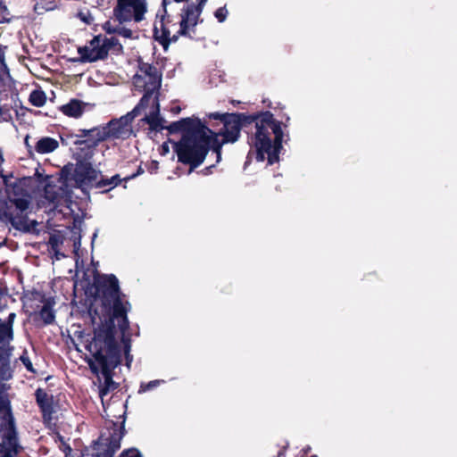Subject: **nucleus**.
Segmentation results:
<instances>
[{
  "label": "nucleus",
  "mask_w": 457,
  "mask_h": 457,
  "mask_svg": "<svg viewBox=\"0 0 457 457\" xmlns=\"http://www.w3.org/2000/svg\"><path fill=\"white\" fill-rule=\"evenodd\" d=\"M92 296L100 302L101 313L94 303H90L87 313L94 326L93 338L116 337L115 320L120 331L124 335L129 328L128 312L130 303L121 292L119 280L114 274H100L93 277Z\"/></svg>",
  "instance_id": "nucleus-1"
},
{
  "label": "nucleus",
  "mask_w": 457,
  "mask_h": 457,
  "mask_svg": "<svg viewBox=\"0 0 457 457\" xmlns=\"http://www.w3.org/2000/svg\"><path fill=\"white\" fill-rule=\"evenodd\" d=\"M29 101L33 106L42 107L46 102V95L41 89H35L30 93Z\"/></svg>",
  "instance_id": "nucleus-26"
},
{
  "label": "nucleus",
  "mask_w": 457,
  "mask_h": 457,
  "mask_svg": "<svg viewBox=\"0 0 457 457\" xmlns=\"http://www.w3.org/2000/svg\"><path fill=\"white\" fill-rule=\"evenodd\" d=\"M134 79H135V82H136L137 84H138L139 80H143V77H142V75L136 74V75L134 76Z\"/></svg>",
  "instance_id": "nucleus-47"
},
{
  "label": "nucleus",
  "mask_w": 457,
  "mask_h": 457,
  "mask_svg": "<svg viewBox=\"0 0 457 457\" xmlns=\"http://www.w3.org/2000/svg\"><path fill=\"white\" fill-rule=\"evenodd\" d=\"M124 124L121 122V120L112 119L111 120L106 126L100 127L101 136L100 139L102 142L106 140L109 137L118 138L121 136L124 131Z\"/></svg>",
  "instance_id": "nucleus-19"
},
{
  "label": "nucleus",
  "mask_w": 457,
  "mask_h": 457,
  "mask_svg": "<svg viewBox=\"0 0 457 457\" xmlns=\"http://www.w3.org/2000/svg\"><path fill=\"white\" fill-rule=\"evenodd\" d=\"M9 360H10L9 351L4 347L0 346V364L4 363V362H7V361H9Z\"/></svg>",
  "instance_id": "nucleus-38"
},
{
  "label": "nucleus",
  "mask_w": 457,
  "mask_h": 457,
  "mask_svg": "<svg viewBox=\"0 0 457 457\" xmlns=\"http://www.w3.org/2000/svg\"><path fill=\"white\" fill-rule=\"evenodd\" d=\"M164 381L161 380V379H155V380H152V381H149V382H146V383L145 382H142L140 384V386H139V389H138V393L142 394V393H145L147 391L154 390V388L159 386Z\"/></svg>",
  "instance_id": "nucleus-29"
},
{
  "label": "nucleus",
  "mask_w": 457,
  "mask_h": 457,
  "mask_svg": "<svg viewBox=\"0 0 457 457\" xmlns=\"http://www.w3.org/2000/svg\"><path fill=\"white\" fill-rule=\"evenodd\" d=\"M59 147V142L50 137H41L36 143L34 149L37 154H45L55 151Z\"/></svg>",
  "instance_id": "nucleus-24"
},
{
  "label": "nucleus",
  "mask_w": 457,
  "mask_h": 457,
  "mask_svg": "<svg viewBox=\"0 0 457 457\" xmlns=\"http://www.w3.org/2000/svg\"><path fill=\"white\" fill-rule=\"evenodd\" d=\"M230 104H233V105H237V104H239L240 102L239 101H235V100H230Z\"/></svg>",
  "instance_id": "nucleus-49"
},
{
  "label": "nucleus",
  "mask_w": 457,
  "mask_h": 457,
  "mask_svg": "<svg viewBox=\"0 0 457 457\" xmlns=\"http://www.w3.org/2000/svg\"><path fill=\"white\" fill-rule=\"evenodd\" d=\"M35 397L44 420H51L54 411L53 395H48L44 389L37 388L35 392Z\"/></svg>",
  "instance_id": "nucleus-17"
},
{
  "label": "nucleus",
  "mask_w": 457,
  "mask_h": 457,
  "mask_svg": "<svg viewBox=\"0 0 457 457\" xmlns=\"http://www.w3.org/2000/svg\"><path fill=\"white\" fill-rule=\"evenodd\" d=\"M156 92L158 96L159 89H154L153 87H144V95L137 103V104L132 109L133 114H140L143 111H145L150 104L153 106V98L154 93Z\"/></svg>",
  "instance_id": "nucleus-23"
},
{
  "label": "nucleus",
  "mask_w": 457,
  "mask_h": 457,
  "mask_svg": "<svg viewBox=\"0 0 457 457\" xmlns=\"http://www.w3.org/2000/svg\"><path fill=\"white\" fill-rule=\"evenodd\" d=\"M0 177L4 179L8 194V200L4 202L1 216L5 218L13 228L29 231V228L25 224L24 217L18 212L15 214L12 211V206H15L16 211H19L21 213L29 208V201L24 197L25 190L17 182L9 184L6 176L0 173Z\"/></svg>",
  "instance_id": "nucleus-5"
},
{
  "label": "nucleus",
  "mask_w": 457,
  "mask_h": 457,
  "mask_svg": "<svg viewBox=\"0 0 457 457\" xmlns=\"http://www.w3.org/2000/svg\"><path fill=\"white\" fill-rule=\"evenodd\" d=\"M174 112L179 113L180 112V107H176L173 109Z\"/></svg>",
  "instance_id": "nucleus-50"
},
{
  "label": "nucleus",
  "mask_w": 457,
  "mask_h": 457,
  "mask_svg": "<svg viewBox=\"0 0 457 457\" xmlns=\"http://www.w3.org/2000/svg\"><path fill=\"white\" fill-rule=\"evenodd\" d=\"M228 13V12L227 10V7H226V5H224L222 7L218 8L215 11L214 16L218 20L219 22H223L226 21Z\"/></svg>",
  "instance_id": "nucleus-32"
},
{
  "label": "nucleus",
  "mask_w": 457,
  "mask_h": 457,
  "mask_svg": "<svg viewBox=\"0 0 457 457\" xmlns=\"http://www.w3.org/2000/svg\"><path fill=\"white\" fill-rule=\"evenodd\" d=\"M54 304L55 302L54 298L49 297V300L46 301V303H43V306L40 308L38 312L34 310V312L29 314V317L32 318V320L36 327L43 328L54 323Z\"/></svg>",
  "instance_id": "nucleus-13"
},
{
  "label": "nucleus",
  "mask_w": 457,
  "mask_h": 457,
  "mask_svg": "<svg viewBox=\"0 0 457 457\" xmlns=\"http://www.w3.org/2000/svg\"><path fill=\"white\" fill-rule=\"evenodd\" d=\"M101 175V171L96 170L90 162L79 159L76 163L69 162L60 170V182L69 186L74 182V187L81 188L84 185L93 186L94 182Z\"/></svg>",
  "instance_id": "nucleus-7"
},
{
  "label": "nucleus",
  "mask_w": 457,
  "mask_h": 457,
  "mask_svg": "<svg viewBox=\"0 0 457 457\" xmlns=\"http://www.w3.org/2000/svg\"><path fill=\"white\" fill-rule=\"evenodd\" d=\"M104 46L106 49V55L108 56L109 52L111 51L112 54L119 55L123 53V46L120 43L117 37H103Z\"/></svg>",
  "instance_id": "nucleus-25"
},
{
  "label": "nucleus",
  "mask_w": 457,
  "mask_h": 457,
  "mask_svg": "<svg viewBox=\"0 0 457 457\" xmlns=\"http://www.w3.org/2000/svg\"><path fill=\"white\" fill-rule=\"evenodd\" d=\"M29 136H26V137L24 138V144L29 151V154H31V145H29Z\"/></svg>",
  "instance_id": "nucleus-45"
},
{
  "label": "nucleus",
  "mask_w": 457,
  "mask_h": 457,
  "mask_svg": "<svg viewBox=\"0 0 457 457\" xmlns=\"http://www.w3.org/2000/svg\"><path fill=\"white\" fill-rule=\"evenodd\" d=\"M147 12L146 0H117V4L113 8V18L119 22L116 32L117 35L129 39H137L138 35L124 26H120L125 22L134 21L140 22L145 19Z\"/></svg>",
  "instance_id": "nucleus-6"
},
{
  "label": "nucleus",
  "mask_w": 457,
  "mask_h": 457,
  "mask_svg": "<svg viewBox=\"0 0 457 457\" xmlns=\"http://www.w3.org/2000/svg\"><path fill=\"white\" fill-rule=\"evenodd\" d=\"M87 349L101 367L104 378V385L99 390V395L103 399L110 390H114L118 386L112 378L114 370L121 363L120 346L116 337L92 338Z\"/></svg>",
  "instance_id": "nucleus-4"
},
{
  "label": "nucleus",
  "mask_w": 457,
  "mask_h": 457,
  "mask_svg": "<svg viewBox=\"0 0 457 457\" xmlns=\"http://www.w3.org/2000/svg\"><path fill=\"white\" fill-rule=\"evenodd\" d=\"M162 147H163V151H166V152L168 151V146L162 145Z\"/></svg>",
  "instance_id": "nucleus-51"
},
{
  "label": "nucleus",
  "mask_w": 457,
  "mask_h": 457,
  "mask_svg": "<svg viewBox=\"0 0 457 457\" xmlns=\"http://www.w3.org/2000/svg\"><path fill=\"white\" fill-rule=\"evenodd\" d=\"M138 70L148 78V80L144 82V87H153L154 89H160L162 85V72H160L154 65L145 62L141 58L138 59Z\"/></svg>",
  "instance_id": "nucleus-15"
},
{
  "label": "nucleus",
  "mask_w": 457,
  "mask_h": 457,
  "mask_svg": "<svg viewBox=\"0 0 457 457\" xmlns=\"http://www.w3.org/2000/svg\"><path fill=\"white\" fill-rule=\"evenodd\" d=\"M282 122L269 112L253 114L230 112V144L237 141L240 130L248 135V143L254 149L257 162L268 161L273 165L279 161L284 132Z\"/></svg>",
  "instance_id": "nucleus-2"
},
{
  "label": "nucleus",
  "mask_w": 457,
  "mask_h": 457,
  "mask_svg": "<svg viewBox=\"0 0 457 457\" xmlns=\"http://www.w3.org/2000/svg\"><path fill=\"white\" fill-rule=\"evenodd\" d=\"M311 457H317V456H316V455H312V456H311Z\"/></svg>",
  "instance_id": "nucleus-52"
},
{
  "label": "nucleus",
  "mask_w": 457,
  "mask_h": 457,
  "mask_svg": "<svg viewBox=\"0 0 457 457\" xmlns=\"http://www.w3.org/2000/svg\"><path fill=\"white\" fill-rule=\"evenodd\" d=\"M20 360L22 362V364L25 366V368L27 369L28 371L34 373V374L36 373V370L34 369L33 364H32L29 357L28 356V353L26 350L21 355Z\"/></svg>",
  "instance_id": "nucleus-31"
},
{
  "label": "nucleus",
  "mask_w": 457,
  "mask_h": 457,
  "mask_svg": "<svg viewBox=\"0 0 457 457\" xmlns=\"http://www.w3.org/2000/svg\"><path fill=\"white\" fill-rule=\"evenodd\" d=\"M0 411H5L3 417L4 428L1 435L0 457H15L19 453V444L10 401L0 396Z\"/></svg>",
  "instance_id": "nucleus-8"
},
{
  "label": "nucleus",
  "mask_w": 457,
  "mask_h": 457,
  "mask_svg": "<svg viewBox=\"0 0 457 457\" xmlns=\"http://www.w3.org/2000/svg\"><path fill=\"white\" fill-rule=\"evenodd\" d=\"M47 300H49V297L47 298L43 292L37 289L24 292L23 296L21 297L23 305L33 310L39 308V304L46 303Z\"/></svg>",
  "instance_id": "nucleus-20"
},
{
  "label": "nucleus",
  "mask_w": 457,
  "mask_h": 457,
  "mask_svg": "<svg viewBox=\"0 0 457 457\" xmlns=\"http://www.w3.org/2000/svg\"><path fill=\"white\" fill-rule=\"evenodd\" d=\"M287 445L283 446L278 452L276 457H285Z\"/></svg>",
  "instance_id": "nucleus-44"
},
{
  "label": "nucleus",
  "mask_w": 457,
  "mask_h": 457,
  "mask_svg": "<svg viewBox=\"0 0 457 457\" xmlns=\"http://www.w3.org/2000/svg\"><path fill=\"white\" fill-rule=\"evenodd\" d=\"M99 143L93 139H77L74 142L77 146L75 153L76 161L80 159L90 162Z\"/></svg>",
  "instance_id": "nucleus-16"
},
{
  "label": "nucleus",
  "mask_w": 457,
  "mask_h": 457,
  "mask_svg": "<svg viewBox=\"0 0 457 457\" xmlns=\"http://www.w3.org/2000/svg\"><path fill=\"white\" fill-rule=\"evenodd\" d=\"M125 360H126V366L129 368L130 364L133 361V356L130 354V353H125Z\"/></svg>",
  "instance_id": "nucleus-43"
},
{
  "label": "nucleus",
  "mask_w": 457,
  "mask_h": 457,
  "mask_svg": "<svg viewBox=\"0 0 457 457\" xmlns=\"http://www.w3.org/2000/svg\"><path fill=\"white\" fill-rule=\"evenodd\" d=\"M139 114H133L132 110L129 112L125 116L121 117L120 120H121V122L124 124V126L128 125L129 123H131L136 117H137Z\"/></svg>",
  "instance_id": "nucleus-36"
},
{
  "label": "nucleus",
  "mask_w": 457,
  "mask_h": 457,
  "mask_svg": "<svg viewBox=\"0 0 457 457\" xmlns=\"http://www.w3.org/2000/svg\"><path fill=\"white\" fill-rule=\"evenodd\" d=\"M170 3V0H162L163 13L161 15L159 25L155 21L153 29V38L162 46L165 52L168 51L170 47L168 37L170 34L169 24L171 22V20L166 9L167 4Z\"/></svg>",
  "instance_id": "nucleus-12"
},
{
  "label": "nucleus",
  "mask_w": 457,
  "mask_h": 457,
  "mask_svg": "<svg viewBox=\"0 0 457 457\" xmlns=\"http://www.w3.org/2000/svg\"><path fill=\"white\" fill-rule=\"evenodd\" d=\"M79 132L80 134L77 135L78 137H86L85 139H93L96 142H102V139H100V126L89 129H79Z\"/></svg>",
  "instance_id": "nucleus-27"
},
{
  "label": "nucleus",
  "mask_w": 457,
  "mask_h": 457,
  "mask_svg": "<svg viewBox=\"0 0 457 457\" xmlns=\"http://www.w3.org/2000/svg\"><path fill=\"white\" fill-rule=\"evenodd\" d=\"M79 57L71 59L73 62H95L107 58L106 49L104 46L103 36L96 35L90 41L88 46L78 47Z\"/></svg>",
  "instance_id": "nucleus-10"
},
{
  "label": "nucleus",
  "mask_w": 457,
  "mask_h": 457,
  "mask_svg": "<svg viewBox=\"0 0 457 457\" xmlns=\"http://www.w3.org/2000/svg\"><path fill=\"white\" fill-rule=\"evenodd\" d=\"M202 129H206V125L203 123L198 118H183L179 120L171 122L169 126L166 127V129L170 134L181 132L182 135L196 132Z\"/></svg>",
  "instance_id": "nucleus-14"
},
{
  "label": "nucleus",
  "mask_w": 457,
  "mask_h": 457,
  "mask_svg": "<svg viewBox=\"0 0 457 457\" xmlns=\"http://www.w3.org/2000/svg\"><path fill=\"white\" fill-rule=\"evenodd\" d=\"M125 435L124 421L120 426L112 422L109 428L103 430L93 445V457H114L120 448V441Z\"/></svg>",
  "instance_id": "nucleus-9"
},
{
  "label": "nucleus",
  "mask_w": 457,
  "mask_h": 457,
  "mask_svg": "<svg viewBox=\"0 0 457 457\" xmlns=\"http://www.w3.org/2000/svg\"><path fill=\"white\" fill-rule=\"evenodd\" d=\"M119 457H143V455L137 448H129L123 450Z\"/></svg>",
  "instance_id": "nucleus-33"
},
{
  "label": "nucleus",
  "mask_w": 457,
  "mask_h": 457,
  "mask_svg": "<svg viewBox=\"0 0 457 457\" xmlns=\"http://www.w3.org/2000/svg\"><path fill=\"white\" fill-rule=\"evenodd\" d=\"M86 104L79 99H71L66 104L61 106V112L71 118H79L85 111Z\"/></svg>",
  "instance_id": "nucleus-21"
},
{
  "label": "nucleus",
  "mask_w": 457,
  "mask_h": 457,
  "mask_svg": "<svg viewBox=\"0 0 457 457\" xmlns=\"http://www.w3.org/2000/svg\"><path fill=\"white\" fill-rule=\"evenodd\" d=\"M0 378L4 380H8L12 378V370L10 368V360L7 362L0 364Z\"/></svg>",
  "instance_id": "nucleus-30"
},
{
  "label": "nucleus",
  "mask_w": 457,
  "mask_h": 457,
  "mask_svg": "<svg viewBox=\"0 0 457 457\" xmlns=\"http://www.w3.org/2000/svg\"><path fill=\"white\" fill-rule=\"evenodd\" d=\"M81 19H82L86 23H87V24H90L91 20H92V18H91V17H89V19H87V18H86V17H82Z\"/></svg>",
  "instance_id": "nucleus-48"
},
{
  "label": "nucleus",
  "mask_w": 457,
  "mask_h": 457,
  "mask_svg": "<svg viewBox=\"0 0 457 457\" xmlns=\"http://www.w3.org/2000/svg\"><path fill=\"white\" fill-rule=\"evenodd\" d=\"M16 318L15 312H11L6 320L0 322V344L9 343L13 339V323Z\"/></svg>",
  "instance_id": "nucleus-22"
},
{
  "label": "nucleus",
  "mask_w": 457,
  "mask_h": 457,
  "mask_svg": "<svg viewBox=\"0 0 457 457\" xmlns=\"http://www.w3.org/2000/svg\"><path fill=\"white\" fill-rule=\"evenodd\" d=\"M101 178L100 179H96L94 184H93V187H95L96 188H104L102 193H107L109 192L110 190H112L113 187V186L112 185V182H111V179H108V178H104L103 175H100Z\"/></svg>",
  "instance_id": "nucleus-28"
},
{
  "label": "nucleus",
  "mask_w": 457,
  "mask_h": 457,
  "mask_svg": "<svg viewBox=\"0 0 457 457\" xmlns=\"http://www.w3.org/2000/svg\"><path fill=\"white\" fill-rule=\"evenodd\" d=\"M145 172L144 169L142 168V166H138L137 171L129 176H127L124 178V181L127 182V181H129L131 179H134L135 178H137V176L143 174Z\"/></svg>",
  "instance_id": "nucleus-39"
},
{
  "label": "nucleus",
  "mask_w": 457,
  "mask_h": 457,
  "mask_svg": "<svg viewBox=\"0 0 457 457\" xmlns=\"http://www.w3.org/2000/svg\"><path fill=\"white\" fill-rule=\"evenodd\" d=\"M103 29L107 34H116V32H112V30H117V26L113 27L110 21H106L103 25Z\"/></svg>",
  "instance_id": "nucleus-40"
},
{
  "label": "nucleus",
  "mask_w": 457,
  "mask_h": 457,
  "mask_svg": "<svg viewBox=\"0 0 457 457\" xmlns=\"http://www.w3.org/2000/svg\"><path fill=\"white\" fill-rule=\"evenodd\" d=\"M201 13L196 12L192 7L185 6L181 10L179 21V29L173 36H169L170 45L179 40V37H186L194 39L193 34L195 33V27L199 22Z\"/></svg>",
  "instance_id": "nucleus-11"
},
{
  "label": "nucleus",
  "mask_w": 457,
  "mask_h": 457,
  "mask_svg": "<svg viewBox=\"0 0 457 457\" xmlns=\"http://www.w3.org/2000/svg\"><path fill=\"white\" fill-rule=\"evenodd\" d=\"M122 342L124 344V354L126 353H129L130 352V340L129 339H125L123 337L122 338Z\"/></svg>",
  "instance_id": "nucleus-42"
},
{
  "label": "nucleus",
  "mask_w": 457,
  "mask_h": 457,
  "mask_svg": "<svg viewBox=\"0 0 457 457\" xmlns=\"http://www.w3.org/2000/svg\"><path fill=\"white\" fill-rule=\"evenodd\" d=\"M197 4H188L187 6L192 7L196 12L202 13L204 6L205 5L207 0H196Z\"/></svg>",
  "instance_id": "nucleus-35"
},
{
  "label": "nucleus",
  "mask_w": 457,
  "mask_h": 457,
  "mask_svg": "<svg viewBox=\"0 0 457 457\" xmlns=\"http://www.w3.org/2000/svg\"><path fill=\"white\" fill-rule=\"evenodd\" d=\"M153 108L154 110L148 115H145L142 120L149 125L150 130L160 132L164 129H166L163 125L164 120L160 117V104L157 96H154L153 101Z\"/></svg>",
  "instance_id": "nucleus-18"
},
{
  "label": "nucleus",
  "mask_w": 457,
  "mask_h": 457,
  "mask_svg": "<svg viewBox=\"0 0 457 457\" xmlns=\"http://www.w3.org/2000/svg\"><path fill=\"white\" fill-rule=\"evenodd\" d=\"M145 168L149 173L155 174L159 170V162L155 160H152L145 164Z\"/></svg>",
  "instance_id": "nucleus-34"
},
{
  "label": "nucleus",
  "mask_w": 457,
  "mask_h": 457,
  "mask_svg": "<svg viewBox=\"0 0 457 457\" xmlns=\"http://www.w3.org/2000/svg\"><path fill=\"white\" fill-rule=\"evenodd\" d=\"M110 179L113 187L119 186L122 181H124V178L121 179L119 174L113 175Z\"/></svg>",
  "instance_id": "nucleus-41"
},
{
  "label": "nucleus",
  "mask_w": 457,
  "mask_h": 457,
  "mask_svg": "<svg viewBox=\"0 0 457 457\" xmlns=\"http://www.w3.org/2000/svg\"><path fill=\"white\" fill-rule=\"evenodd\" d=\"M58 438H59V440L62 442V444L63 445V446H64L66 449H68L69 451H71V446H70L69 445H67V444L63 441V436H61V435H59V434H58Z\"/></svg>",
  "instance_id": "nucleus-46"
},
{
  "label": "nucleus",
  "mask_w": 457,
  "mask_h": 457,
  "mask_svg": "<svg viewBox=\"0 0 457 457\" xmlns=\"http://www.w3.org/2000/svg\"><path fill=\"white\" fill-rule=\"evenodd\" d=\"M210 119L220 120L223 127L219 131H213L207 126L196 132L182 135L178 142H173V150L178 156V162L188 165L190 170L199 167L204 161L209 150L212 147L220 155V145L217 136L222 137V144L228 143V112H212Z\"/></svg>",
  "instance_id": "nucleus-3"
},
{
  "label": "nucleus",
  "mask_w": 457,
  "mask_h": 457,
  "mask_svg": "<svg viewBox=\"0 0 457 457\" xmlns=\"http://www.w3.org/2000/svg\"><path fill=\"white\" fill-rule=\"evenodd\" d=\"M62 243L59 237L55 235H51L49 237L48 244L51 245L53 250H56L59 247V245Z\"/></svg>",
  "instance_id": "nucleus-37"
}]
</instances>
